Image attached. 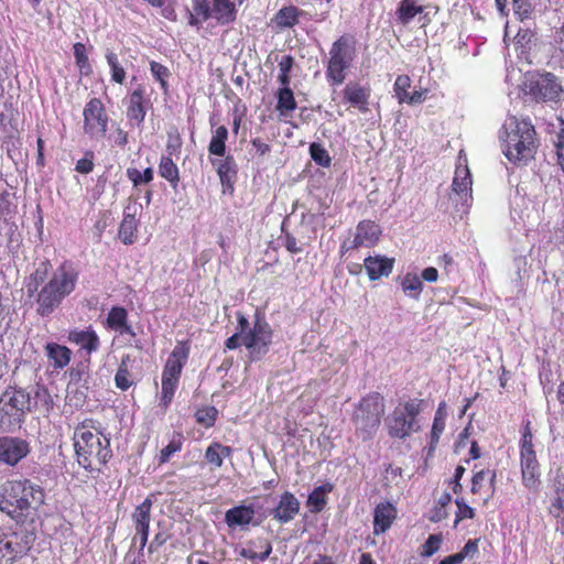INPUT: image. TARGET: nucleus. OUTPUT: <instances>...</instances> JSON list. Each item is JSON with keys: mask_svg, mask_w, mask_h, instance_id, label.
I'll use <instances>...</instances> for the list:
<instances>
[{"mask_svg": "<svg viewBox=\"0 0 564 564\" xmlns=\"http://www.w3.org/2000/svg\"><path fill=\"white\" fill-rule=\"evenodd\" d=\"M50 264L46 261L39 263V267L30 275L26 281L25 288L29 297H32L35 293L37 294L39 286L44 282L47 276Z\"/></svg>", "mask_w": 564, "mask_h": 564, "instance_id": "32", "label": "nucleus"}, {"mask_svg": "<svg viewBox=\"0 0 564 564\" xmlns=\"http://www.w3.org/2000/svg\"><path fill=\"white\" fill-rule=\"evenodd\" d=\"M216 413H217V411L215 410V408H209L207 410L198 411L196 414L197 421L199 423L205 424L206 426H210V425H213V423L216 419Z\"/></svg>", "mask_w": 564, "mask_h": 564, "instance_id": "59", "label": "nucleus"}, {"mask_svg": "<svg viewBox=\"0 0 564 564\" xmlns=\"http://www.w3.org/2000/svg\"><path fill=\"white\" fill-rule=\"evenodd\" d=\"M487 478V471L485 469L476 473L473 477V482H471V492L473 494H478L482 487V482L486 480Z\"/></svg>", "mask_w": 564, "mask_h": 564, "instance_id": "61", "label": "nucleus"}, {"mask_svg": "<svg viewBox=\"0 0 564 564\" xmlns=\"http://www.w3.org/2000/svg\"><path fill=\"white\" fill-rule=\"evenodd\" d=\"M68 339L85 349L88 354L97 351L99 348V337L91 328L85 330L69 332Z\"/></svg>", "mask_w": 564, "mask_h": 564, "instance_id": "25", "label": "nucleus"}, {"mask_svg": "<svg viewBox=\"0 0 564 564\" xmlns=\"http://www.w3.org/2000/svg\"><path fill=\"white\" fill-rule=\"evenodd\" d=\"M411 78L408 75H399L394 82V94L400 104L406 100L410 94Z\"/></svg>", "mask_w": 564, "mask_h": 564, "instance_id": "45", "label": "nucleus"}, {"mask_svg": "<svg viewBox=\"0 0 564 564\" xmlns=\"http://www.w3.org/2000/svg\"><path fill=\"white\" fill-rule=\"evenodd\" d=\"M524 123H531V121L529 119H519L516 116H509L500 130L499 138L502 144L520 142L522 137H524V133H522Z\"/></svg>", "mask_w": 564, "mask_h": 564, "instance_id": "20", "label": "nucleus"}, {"mask_svg": "<svg viewBox=\"0 0 564 564\" xmlns=\"http://www.w3.org/2000/svg\"><path fill=\"white\" fill-rule=\"evenodd\" d=\"M77 279V272L72 267H58L36 295L37 313L41 316L50 315L75 290Z\"/></svg>", "mask_w": 564, "mask_h": 564, "instance_id": "3", "label": "nucleus"}, {"mask_svg": "<svg viewBox=\"0 0 564 564\" xmlns=\"http://www.w3.org/2000/svg\"><path fill=\"white\" fill-rule=\"evenodd\" d=\"M107 322L112 329L119 330L121 334L133 335L131 326L127 325V311L123 307H112Z\"/></svg>", "mask_w": 564, "mask_h": 564, "instance_id": "30", "label": "nucleus"}, {"mask_svg": "<svg viewBox=\"0 0 564 564\" xmlns=\"http://www.w3.org/2000/svg\"><path fill=\"white\" fill-rule=\"evenodd\" d=\"M210 162L216 169L223 186L231 188L238 172L235 159L227 155L224 159H213Z\"/></svg>", "mask_w": 564, "mask_h": 564, "instance_id": "21", "label": "nucleus"}, {"mask_svg": "<svg viewBox=\"0 0 564 564\" xmlns=\"http://www.w3.org/2000/svg\"><path fill=\"white\" fill-rule=\"evenodd\" d=\"M383 412V398L379 393L365 397L352 416L356 434L364 441L372 438L380 426Z\"/></svg>", "mask_w": 564, "mask_h": 564, "instance_id": "5", "label": "nucleus"}, {"mask_svg": "<svg viewBox=\"0 0 564 564\" xmlns=\"http://www.w3.org/2000/svg\"><path fill=\"white\" fill-rule=\"evenodd\" d=\"M423 12V7L416 4L413 0H402L397 10L398 20L402 24H409L415 15Z\"/></svg>", "mask_w": 564, "mask_h": 564, "instance_id": "35", "label": "nucleus"}, {"mask_svg": "<svg viewBox=\"0 0 564 564\" xmlns=\"http://www.w3.org/2000/svg\"><path fill=\"white\" fill-rule=\"evenodd\" d=\"M344 98L347 102L358 107L361 111L367 110L369 91L356 83H349L344 88Z\"/></svg>", "mask_w": 564, "mask_h": 564, "instance_id": "28", "label": "nucleus"}, {"mask_svg": "<svg viewBox=\"0 0 564 564\" xmlns=\"http://www.w3.org/2000/svg\"><path fill=\"white\" fill-rule=\"evenodd\" d=\"M294 59L291 55L282 56L281 61L279 62V70L280 74L278 76L279 83L284 86H289L290 84V72L292 69Z\"/></svg>", "mask_w": 564, "mask_h": 564, "instance_id": "47", "label": "nucleus"}, {"mask_svg": "<svg viewBox=\"0 0 564 564\" xmlns=\"http://www.w3.org/2000/svg\"><path fill=\"white\" fill-rule=\"evenodd\" d=\"M235 3L229 0H213L210 17L220 24H229L236 20Z\"/></svg>", "mask_w": 564, "mask_h": 564, "instance_id": "27", "label": "nucleus"}, {"mask_svg": "<svg viewBox=\"0 0 564 564\" xmlns=\"http://www.w3.org/2000/svg\"><path fill=\"white\" fill-rule=\"evenodd\" d=\"M182 448V441L180 438H173L165 447L161 449L159 462L160 464L166 463L170 457L180 452Z\"/></svg>", "mask_w": 564, "mask_h": 564, "instance_id": "53", "label": "nucleus"}, {"mask_svg": "<svg viewBox=\"0 0 564 564\" xmlns=\"http://www.w3.org/2000/svg\"><path fill=\"white\" fill-rule=\"evenodd\" d=\"M75 170L82 174H88L94 170V154L86 152L85 156L77 161Z\"/></svg>", "mask_w": 564, "mask_h": 564, "instance_id": "57", "label": "nucleus"}, {"mask_svg": "<svg viewBox=\"0 0 564 564\" xmlns=\"http://www.w3.org/2000/svg\"><path fill=\"white\" fill-rule=\"evenodd\" d=\"M403 293L414 300H419L423 290L421 278L416 273L408 272L400 281Z\"/></svg>", "mask_w": 564, "mask_h": 564, "instance_id": "31", "label": "nucleus"}, {"mask_svg": "<svg viewBox=\"0 0 564 564\" xmlns=\"http://www.w3.org/2000/svg\"><path fill=\"white\" fill-rule=\"evenodd\" d=\"M145 88L139 85L128 97L127 100V118L133 126L139 127L145 118L144 106Z\"/></svg>", "mask_w": 564, "mask_h": 564, "instance_id": "16", "label": "nucleus"}, {"mask_svg": "<svg viewBox=\"0 0 564 564\" xmlns=\"http://www.w3.org/2000/svg\"><path fill=\"white\" fill-rule=\"evenodd\" d=\"M43 502V489L28 479L11 480L2 486L0 510L17 522H23Z\"/></svg>", "mask_w": 564, "mask_h": 564, "instance_id": "1", "label": "nucleus"}, {"mask_svg": "<svg viewBox=\"0 0 564 564\" xmlns=\"http://www.w3.org/2000/svg\"><path fill=\"white\" fill-rule=\"evenodd\" d=\"M442 540L443 538L441 534H431L426 542L422 545L421 555L425 557L432 556L440 550Z\"/></svg>", "mask_w": 564, "mask_h": 564, "instance_id": "50", "label": "nucleus"}, {"mask_svg": "<svg viewBox=\"0 0 564 564\" xmlns=\"http://www.w3.org/2000/svg\"><path fill=\"white\" fill-rule=\"evenodd\" d=\"M381 228L372 220H361L358 223L352 239L345 240L340 246V254L344 256L351 250L365 247H375L381 236Z\"/></svg>", "mask_w": 564, "mask_h": 564, "instance_id": "13", "label": "nucleus"}, {"mask_svg": "<svg viewBox=\"0 0 564 564\" xmlns=\"http://www.w3.org/2000/svg\"><path fill=\"white\" fill-rule=\"evenodd\" d=\"M249 545L250 547L241 549L239 554L240 556L251 561H265L272 552V544L267 539H257L254 541H250Z\"/></svg>", "mask_w": 564, "mask_h": 564, "instance_id": "26", "label": "nucleus"}, {"mask_svg": "<svg viewBox=\"0 0 564 564\" xmlns=\"http://www.w3.org/2000/svg\"><path fill=\"white\" fill-rule=\"evenodd\" d=\"M457 512L455 524H457L463 519H473L475 517V511L471 507H469L463 499L456 500Z\"/></svg>", "mask_w": 564, "mask_h": 564, "instance_id": "56", "label": "nucleus"}, {"mask_svg": "<svg viewBox=\"0 0 564 564\" xmlns=\"http://www.w3.org/2000/svg\"><path fill=\"white\" fill-rule=\"evenodd\" d=\"M512 8L520 21L529 20L533 15V6L529 0H512Z\"/></svg>", "mask_w": 564, "mask_h": 564, "instance_id": "44", "label": "nucleus"}, {"mask_svg": "<svg viewBox=\"0 0 564 564\" xmlns=\"http://www.w3.org/2000/svg\"><path fill=\"white\" fill-rule=\"evenodd\" d=\"M74 447L78 464L87 470H99L111 457L109 440L84 422L74 432Z\"/></svg>", "mask_w": 564, "mask_h": 564, "instance_id": "2", "label": "nucleus"}, {"mask_svg": "<svg viewBox=\"0 0 564 564\" xmlns=\"http://www.w3.org/2000/svg\"><path fill=\"white\" fill-rule=\"evenodd\" d=\"M522 140L509 144H502V152L513 163H527L534 156L536 150V132L532 123H524Z\"/></svg>", "mask_w": 564, "mask_h": 564, "instance_id": "12", "label": "nucleus"}, {"mask_svg": "<svg viewBox=\"0 0 564 564\" xmlns=\"http://www.w3.org/2000/svg\"><path fill=\"white\" fill-rule=\"evenodd\" d=\"M326 490L324 487H317L308 496L307 503L314 508L315 511H321L326 503Z\"/></svg>", "mask_w": 564, "mask_h": 564, "instance_id": "51", "label": "nucleus"}, {"mask_svg": "<svg viewBox=\"0 0 564 564\" xmlns=\"http://www.w3.org/2000/svg\"><path fill=\"white\" fill-rule=\"evenodd\" d=\"M193 2L194 14H191V24L197 23L195 15L199 17L203 21H206L210 18V8L207 3V0H193Z\"/></svg>", "mask_w": 564, "mask_h": 564, "instance_id": "49", "label": "nucleus"}, {"mask_svg": "<svg viewBox=\"0 0 564 564\" xmlns=\"http://www.w3.org/2000/svg\"><path fill=\"white\" fill-rule=\"evenodd\" d=\"M130 361V357L126 356L122 358L119 369L115 376L116 386L121 390H127L132 386L131 375L128 370V364Z\"/></svg>", "mask_w": 564, "mask_h": 564, "instance_id": "41", "label": "nucleus"}, {"mask_svg": "<svg viewBox=\"0 0 564 564\" xmlns=\"http://www.w3.org/2000/svg\"><path fill=\"white\" fill-rule=\"evenodd\" d=\"M230 454V447L214 442L207 447L205 452V459L215 468H219L223 465L224 458L228 457Z\"/></svg>", "mask_w": 564, "mask_h": 564, "instance_id": "33", "label": "nucleus"}, {"mask_svg": "<svg viewBox=\"0 0 564 564\" xmlns=\"http://www.w3.org/2000/svg\"><path fill=\"white\" fill-rule=\"evenodd\" d=\"M150 70H151V73H152L153 77H154L156 80H159V82H160L161 87H162L163 89H166V88H167L166 78H167V77H169V75H170L169 69H167L164 65H162V64H160V63H158V62L152 61V62L150 63Z\"/></svg>", "mask_w": 564, "mask_h": 564, "instance_id": "52", "label": "nucleus"}, {"mask_svg": "<svg viewBox=\"0 0 564 564\" xmlns=\"http://www.w3.org/2000/svg\"><path fill=\"white\" fill-rule=\"evenodd\" d=\"M426 94V89L413 90L408 95V98L404 100V102L409 105H420L425 100Z\"/></svg>", "mask_w": 564, "mask_h": 564, "instance_id": "60", "label": "nucleus"}, {"mask_svg": "<svg viewBox=\"0 0 564 564\" xmlns=\"http://www.w3.org/2000/svg\"><path fill=\"white\" fill-rule=\"evenodd\" d=\"M13 557L14 551L11 542L0 539V564H6L13 560Z\"/></svg>", "mask_w": 564, "mask_h": 564, "instance_id": "58", "label": "nucleus"}, {"mask_svg": "<svg viewBox=\"0 0 564 564\" xmlns=\"http://www.w3.org/2000/svg\"><path fill=\"white\" fill-rule=\"evenodd\" d=\"M356 57L355 40L343 35L336 40L329 50V61L326 76L333 85H341L346 78L345 70L351 66Z\"/></svg>", "mask_w": 564, "mask_h": 564, "instance_id": "6", "label": "nucleus"}, {"mask_svg": "<svg viewBox=\"0 0 564 564\" xmlns=\"http://www.w3.org/2000/svg\"><path fill=\"white\" fill-rule=\"evenodd\" d=\"M128 178L133 183V186L150 183L153 180V171L151 167L140 172L138 169L129 167L127 170Z\"/></svg>", "mask_w": 564, "mask_h": 564, "instance_id": "42", "label": "nucleus"}, {"mask_svg": "<svg viewBox=\"0 0 564 564\" xmlns=\"http://www.w3.org/2000/svg\"><path fill=\"white\" fill-rule=\"evenodd\" d=\"M445 408H446L445 403L442 402V403H440V405L436 410L434 421H433L432 431H431V446L432 447H434L438 443L441 434L443 433V431L445 429V421H446Z\"/></svg>", "mask_w": 564, "mask_h": 564, "instance_id": "37", "label": "nucleus"}, {"mask_svg": "<svg viewBox=\"0 0 564 564\" xmlns=\"http://www.w3.org/2000/svg\"><path fill=\"white\" fill-rule=\"evenodd\" d=\"M296 108L293 91L289 86L282 87L278 93L276 110L281 116H286Z\"/></svg>", "mask_w": 564, "mask_h": 564, "instance_id": "36", "label": "nucleus"}, {"mask_svg": "<svg viewBox=\"0 0 564 564\" xmlns=\"http://www.w3.org/2000/svg\"><path fill=\"white\" fill-rule=\"evenodd\" d=\"M254 516L253 506L240 505L226 511L225 522L231 529H245L253 523Z\"/></svg>", "mask_w": 564, "mask_h": 564, "instance_id": "19", "label": "nucleus"}, {"mask_svg": "<svg viewBox=\"0 0 564 564\" xmlns=\"http://www.w3.org/2000/svg\"><path fill=\"white\" fill-rule=\"evenodd\" d=\"M31 452L30 443L18 436H0V463L15 466Z\"/></svg>", "mask_w": 564, "mask_h": 564, "instance_id": "15", "label": "nucleus"}, {"mask_svg": "<svg viewBox=\"0 0 564 564\" xmlns=\"http://www.w3.org/2000/svg\"><path fill=\"white\" fill-rule=\"evenodd\" d=\"M421 412L420 404L415 401L400 403L386 419L388 433L394 438H405L420 430L416 416Z\"/></svg>", "mask_w": 564, "mask_h": 564, "instance_id": "9", "label": "nucleus"}, {"mask_svg": "<svg viewBox=\"0 0 564 564\" xmlns=\"http://www.w3.org/2000/svg\"><path fill=\"white\" fill-rule=\"evenodd\" d=\"M108 65L111 68V77L116 83L122 84L126 77L123 67L119 64L118 57L113 52L108 51L106 54Z\"/></svg>", "mask_w": 564, "mask_h": 564, "instance_id": "43", "label": "nucleus"}, {"mask_svg": "<svg viewBox=\"0 0 564 564\" xmlns=\"http://www.w3.org/2000/svg\"><path fill=\"white\" fill-rule=\"evenodd\" d=\"M73 48L77 66L80 68L82 72H85L87 74L90 70V65L88 62L85 44L75 43Z\"/></svg>", "mask_w": 564, "mask_h": 564, "instance_id": "48", "label": "nucleus"}, {"mask_svg": "<svg viewBox=\"0 0 564 564\" xmlns=\"http://www.w3.org/2000/svg\"><path fill=\"white\" fill-rule=\"evenodd\" d=\"M84 129L93 138H101L107 131L108 116L102 102L93 98L84 108Z\"/></svg>", "mask_w": 564, "mask_h": 564, "instance_id": "14", "label": "nucleus"}, {"mask_svg": "<svg viewBox=\"0 0 564 564\" xmlns=\"http://www.w3.org/2000/svg\"><path fill=\"white\" fill-rule=\"evenodd\" d=\"M299 10L295 7H284L275 15V23L281 28H291L297 23Z\"/></svg>", "mask_w": 564, "mask_h": 564, "instance_id": "40", "label": "nucleus"}, {"mask_svg": "<svg viewBox=\"0 0 564 564\" xmlns=\"http://www.w3.org/2000/svg\"><path fill=\"white\" fill-rule=\"evenodd\" d=\"M241 345H242L241 330L239 333H236L232 336H230L225 343V346L227 349H236L237 347H239Z\"/></svg>", "mask_w": 564, "mask_h": 564, "instance_id": "62", "label": "nucleus"}, {"mask_svg": "<svg viewBox=\"0 0 564 564\" xmlns=\"http://www.w3.org/2000/svg\"><path fill=\"white\" fill-rule=\"evenodd\" d=\"M397 517L395 508L389 503H379L375 509L373 532L375 534L384 533Z\"/></svg>", "mask_w": 564, "mask_h": 564, "instance_id": "22", "label": "nucleus"}, {"mask_svg": "<svg viewBox=\"0 0 564 564\" xmlns=\"http://www.w3.org/2000/svg\"><path fill=\"white\" fill-rule=\"evenodd\" d=\"M241 328L242 345L248 349L252 359H259L269 351L272 341V329L263 317L256 316L252 327L248 319L240 315L238 318Z\"/></svg>", "mask_w": 564, "mask_h": 564, "instance_id": "7", "label": "nucleus"}, {"mask_svg": "<svg viewBox=\"0 0 564 564\" xmlns=\"http://www.w3.org/2000/svg\"><path fill=\"white\" fill-rule=\"evenodd\" d=\"M188 358V348L178 343L170 354L162 372L161 405L167 408L177 389L180 377Z\"/></svg>", "mask_w": 564, "mask_h": 564, "instance_id": "8", "label": "nucleus"}, {"mask_svg": "<svg viewBox=\"0 0 564 564\" xmlns=\"http://www.w3.org/2000/svg\"><path fill=\"white\" fill-rule=\"evenodd\" d=\"M438 278V272L435 268L430 267L422 271L421 279L425 280L426 282H436Z\"/></svg>", "mask_w": 564, "mask_h": 564, "instance_id": "64", "label": "nucleus"}, {"mask_svg": "<svg viewBox=\"0 0 564 564\" xmlns=\"http://www.w3.org/2000/svg\"><path fill=\"white\" fill-rule=\"evenodd\" d=\"M159 173L160 175L169 181L172 185H176L180 176L178 169L173 160L169 156H163L159 164Z\"/></svg>", "mask_w": 564, "mask_h": 564, "instance_id": "39", "label": "nucleus"}, {"mask_svg": "<svg viewBox=\"0 0 564 564\" xmlns=\"http://www.w3.org/2000/svg\"><path fill=\"white\" fill-rule=\"evenodd\" d=\"M152 500L147 498L132 512L134 530H149L151 521Z\"/></svg>", "mask_w": 564, "mask_h": 564, "instance_id": "29", "label": "nucleus"}, {"mask_svg": "<svg viewBox=\"0 0 564 564\" xmlns=\"http://www.w3.org/2000/svg\"><path fill=\"white\" fill-rule=\"evenodd\" d=\"M30 404L29 393L22 389L8 388L0 397V431L10 433L20 429Z\"/></svg>", "mask_w": 564, "mask_h": 564, "instance_id": "4", "label": "nucleus"}, {"mask_svg": "<svg viewBox=\"0 0 564 564\" xmlns=\"http://www.w3.org/2000/svg\"><path fill=\"white\" fill-rule=\"evenodd\" d=\"M137 231V219L127 212L119 228V237L124 245H131Z\"/></svg>", "mask_w": 564, "mask_h": 564, "instance_id": "38", "label": "nucleus"}, {"mask_svg": "<svg viewBox=\"0 0 564 564\" xmlns=\"http://www.w3.org/2000/svg\"><path fill=\"white\" fill-rule=\"evenodd\" d=\"M299 511V500L293 494L286 491L281 496L279 505L271 511V514L280 523H288L294 519Z\"/></svg>", "mask_w": 564, "mask_h": 564, "instance_id": "18", "label": "nucleus"}, {"mask_svg": "<svg viewBox=\"0 0 564 564\" xmlns=\"http://www.w3.org/2000/svg\"><path fill=\"white\" fill-rule=\"evenodd\" d=\"M550 511L554 517H556L561 521L564 528V494L555 495Z\"/></svg>", "mask_w": 564, "mask_h": 564, "instance_id": "55", "label": "nucleus"}, {"mask_svg": "<svg viewBox=\"0 0 564 564\" xmlns=\"http://www.w3.org/2000/svg\"><path fill=\"white\" fill-rule=\"evenodd\" d=\"M310 153L312 160L324 167H327L330 165V156L328 152L319 144V143H312L310 145Z\"/></svg>", "mask_w": 564, "mask_h": 564, "instance_id": "46", "label": "nucleus"}, {"mask_svg": "<svg viewBox=\"0 0 564 564\" xmlns=\"http://www.w3.org/2000/svg\"><path fill=\"white\" fill-rule=\"evenodd\" d=\"M228 139V130L225 126L218 127L210 139L208 152L213 155L225 156L226 141Z\"/></svg>", "mask_w": 564, "mask_h": 564, "instance_id": "34", "label": "nucleus"}, {"mask_svg": "<svg viewBox=\"0 0 564 564\" xmlns=\"http://www.w3.org/2000/svg\"><path fill=\"white\" fill-rule=\"evenodd\" d=\"M520 459L523 485L530 490H536L540 484V466L533 451L530 422L527 423L521 438Z\"/></svg>", "mask_w": 564, "mask_h": 564, "instance_id": "11", "label": "nucleus"}, {"mask_svg": "<svg viewBox=\"0 0 564 564\" xmlns=\"http://www.w3.org/2000/svg\"><path fill=\"white\" fill-rule=\"evenodd\" d=\"M44 349L54 370H62L70 362L72 350L68 347L56 343H47Z\"/></svg>", "mask_w": 564, "mask_h": 564, "instance_id": "24", "label": "nucleus"}, {"mask_svg": "<svg viewBox=\"0 0 564 564\" xmlns=\"http://www.w3.org/2000/svg\"><path fill=\"white\" fill-rule=\"evenodd\" d=\"M252 147L256 149L259 155H264L270 151L269 144L264 143L261 139L256 138L252 140Z\"/></svg>", "mask_w": 564, "mask_h": 564, "instance_id": "63", "label": "nucleus"}, {"mask_svg": "<svg viewBox=\"0 0 564 564\" xmlns=\"http://www.w3.org/2000/svg\"><path fill=\"white\" fill-rule=\"evenodd\" d=\"M453 192L460 197L464 204L471 197V176L467 165L457 166L452 183Z\"/></svg>", "mask_w": 564, "mask_h": 564, "instance_id": "23", "label": "nucleus"}, {"mask_svg": "<svg viewBox=\"0 0 564 564\" xmlns=\"http://www.w3.org/2000/svg\"><path fill=\"white\" fill-rule=\"evenodd\" d=\"M525 93L538 102H560L564 89L557 77L551 73L536 74L525 83Z\"/></svg>", "mask_w": 564, "mask_h": 564, "instance_id": "10", "label": "nucleus"}, {"mask_svg": "<svg viewBox=\"0 0 564 564\" xmlns=\"http://www.w3.org/2000/svg\"><path fill=\"white\" fill-rule=\"evenodd\" d=\"M555 149H556L558 165L564 171V120H561V128H560V131L557 132V137H556V141H555Z\"/></svg>", "mask_w": 564, "mask_h": 564, "instance_id": "54", "label": "nucleus"}, {"mask_svg": "<svg viewBox=\"0 0 564 564\" xmlns=\"http://www.w3.org/2000/svg\"><path fill=\"white\" fill-rule=\"evenodd\" d=\"M394 265V259L386 256H369L364 261V267L368 274L369 280L376 281L382 276H388Z\"/></svg>", "mask_w": 564, "mask_h": 564, "instance_id": "17", "label": "nucleus"}]
</instances>
